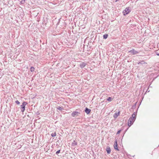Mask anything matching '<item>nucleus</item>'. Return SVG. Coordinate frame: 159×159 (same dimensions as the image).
Masks as SVG:
<instances>
[{
    "label": "nucleus",
    "mask_w": 159,
    "mask_h": 159,
    "mask_svg": "<svg viewBox=\"0 0 159 159\" xmlns=\"http://www.w3.org/2000/svg\"><path fill=\"white\" fill-rule=\"evenodd\" d=\"M136 115L135 113H134L132 115V117H130L129 119L128 122V125L130 127L133 124L135 120Z\"/></svg>",
    "instance_id": "1"
},
{
    "label": "nucleus",
    "mask_w": 159,
    "mask_h": 159,
    "mask_svg": "<svg viewBox=\"0 0 159 159\" xmlns=\"http://www.w3.org/2000/svg\"><path fill=\"white\" fill-rule=\"evenodd\" d=\"M131 10L129 7H127L123 11V13L124 16L129 13Z\"/></svg>",
    "instance_id": "2"
},
{
    "label": "nucleus",
    "mask_w": 159,
    "mask_h": 159,
    "mask_svg": "<svg viewBox=\"0 0 159 159\" xmlns=\"http://www.w3.org/2000/svg\"><path fill=\"white\" fill-rule=\"evenodd\" d=\"M129 52H130L132 55H135L138 52L135 51L134 49H133L131 50Z\"/></svg>",
    "instance_id": "3"
},
{
    "label": "nucleus",
    "mask_w": 159,
    "mask_h": 159,
    "mask_svg": "<svg viewBox=\"0 0 159 159\" xmlns=\"http://www.w3.org/2000/svg\"><path fill=\"white\" fill-rule=\"evenodd\" d=\"M79 114L80 113L78 112L74 111L71 114V115L72 116L74 117L75 116H78Z\"/></svg>",
    "instance_id": "4"
},
{
    "label": "nucleus",
    "mask_w": 159,
    "mask_h": 159,
    "mask_svg": "<svg viewBox=\"0 0 159 159\" xmlns=\"http://www.w3.org/2000/svg\"><path fill=\"white\" fill-rule=\"evenodd\" d=\"M86 65V64L85 62H83L80 64V66L81 68L84 67Z\"/></svg>",
    "instance_id": "5"
},
{
    "label": "nucleus",
    "mask_w": 159,
    "mask_h": 159,
    "mask_svg": "<svg viewBox=\"0 0 159 159\" xmlns=\"http://www.w3.org/2000/svg\"><path fill=\"white\" fill-rule=\"evenodd\" d=\"M120 111H119L118 113H115L114 114L113 117L115 118H116L120 115Z\"/></svg>",
    "instance_id": "6"
},
{
    "label": "nucleus",
    "mask_w": 159,
    "mask_h": 159,
    "mask_svg": "<svg viewBox=\"0 0 159 159\" xmlns=\"http://www.w3.org/2000/svg\"><path fill=\"white\" fill-rule=\"evenodd\" d=\"M21 111L23 112L25 110V106L23 105H21Z\"/></svg>",
    "instance_id": "7"
},
{
    "label": "nucleus",
    "mask_w": 159,
    "mask_h": 159,
    "mask_svg": "<svg viewBox=\"0 0 159 159\" xmlns=\"http://www.w3.org/2000/svg\"><path fill=\"white\" fill-rule=\"evenodd\" d=\"M90 111L91 110L90 109H89L87 108H86L85 112L87 114H89L90 112Z\"/></svg>",
    "instance_id": "8"
},
{
    "label": "nucleus",
    "mask_w": 159,
    "mask_h": 159,
    "mask_svg": "<svg viewBox=\"0 0 159 159\" xmlns=\"http://www.w3.org/2000/svg\"><path fill=\"white\" fill-rule=\"evenodd\" d=\"M114 148L115 149L118 150V148H117V142L116 141L115 142V143H114Z\"/></svg>",
    "instance_id": "9"
},
{
    "label": "nucleus",
    "mask_w": 159,
    "mask_h": 159,
    "mask_svg": "<svg viewBox=\"0 0 159 159\" xmlns=\"http://www.w3.org/2000/svg\"><path fill=\"white\" fill-rule=\"evenodd\" d=\"M106 151L108 154H110L111 152V149L109 147H107V148Z\"/></svg>",
    "instance_id": "10"
},
{
    "label": "nucleus",
    "mask_w": 159,
    "mask_h": 159,
    "mask_svg": "<svg viewBox=\"0 0 159 159\" xmlns=\"http://www.w3.org/2000/svg\"><path fill=\"white\" fill-rule=\"evenodd\" d=\"M35 70V68L33 66H32L30 67V70L31 72H32L34 71Z\"/></svg>",
    "instance_id": "11"
},
{
    "label": "nucleus",
    "mask_w": 159,
    "mask_h": 159,
    "mask_svg": "<svg viewBox=\"0 0 159 159\" xmlns=\"http://www.w3.org/2000/svg\"><path fill=\"white\" fill-rule=\"evenodd\" d=\"M112 99V98L111 97H109L107 99V100L109 102H111Z\"/></svg>",
    "instance_id": "12"
},
{
    "label": "nucleus",
    "mask_w": 159,
    "mask_h": 159,
    "mask_svg": "<svg viewBox=\"0 0 159 159\" xmlns=\"http://www.w3.org/2000/svg\"><path fill=\"white\" fill-rule=\"evenodd\" d=\"M108 37V35L107 34H105L103 35V38L104 39H106Z\"/></svg>",
    "instance_id": "13"
},
{
    "label": "nucleus",
    "mask_w": 159,
    "mask_h": 159,
    "mask_svg": "<svg viewBox=\"0 0 159 159\" xmlns=\"http://www.w3.org/2000/svg\"><path fill=\"white\" fill-rule=\"evenodd\" d=\"M56 133L55 132L54 133H52L51 134V136L52 137H55L56 136Z\"/></svg>",
    "instance_id": "14"
},
{
    "label": "nucleus",
    "mask_w": 159,
    "mask_h": 159,
    "mask_svg": "<svg viewBox=\"0 0 159 159\" xmlns=\"http://www.w3.org/2000/svg\"><path fill=\"white\" fill-rule=\"evenodd\" d=\"M15 102L16 104H18V105H19L20 104V102L18 100L16 101Z\"/></svg>",
    "instance_id": "15"
},
{
    "label": "nucleus",
    "mask_w": 159,
    "mask_h": 159,
    "mask_svg": "<svg viewBox=\"0 0 159 159\" xmlns=\"http://www.w3.org/2000/svg\"><path fill=\"white\" fill-rule=\"evenodd\" d=\"M57 109L60 110H61L62 109V108L60 107H59L57 108Z\"/></svg>",
    "instance_id": "16"
},
{
    "label": "nucleus",
    "mask_w": 159,
    "mask_h": 159,
    "mask_svg": "<svg viewBox=\"0 0 159 159\" xmlns=\"http://www.w3.org/2000/svg\"><path fill=\"white\" fill-rule=\"evenodd\" d=\"M27 104V103L25 102H24L23 103H22V105H26Z\"/></svg>",
    "instance_id": "17"
},
{
    "label": "nucleus",
    "mask_w": 159,
    "mask_h": 159,
    "mask_svg": "<svg viewBox=\"0 0 159 159\" xmlns=\"http://www.w3.org/2000/svg\"><path fill=\"white\" fill-rule=\"evenodd\" d=\"M60 150H58V151H57L56 152V153L57 154H58L59 153H60Z\"/></svg>",
    "instance_id": "18"
},
{
    "label": "nucleus",
    "mask_w": 159,
    "mask_h": 159,
    "mask_svg": "<svg viewBox=\"0 0 159 159\" xmlns=\"http://www.w3.org/2000/svg\"><path fill=\"white\" fill-rule=\"evenodd\" d=\"M120 132V130H119L117 133V134H119Z\"/></svg>",
    "instance_id": "19"
},
{
    "label": "nucleus",
    "mask_w": 159,
    "mask_h": 159,
    "mask_svg": "<svg viewBox=\"0 0 159 159\" xmlns=\"http://www.w3.org/2000/svg\"><path fill=\"white\" fill-rule=\"evenodd\" d=\"M156 54L157 55L159 56V53H156Z\"/></svg>",
    "instance_id": "20"
}]
</instances>
